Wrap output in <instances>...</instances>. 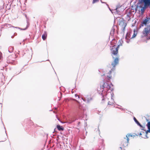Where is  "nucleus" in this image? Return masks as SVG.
<instances>
[{"mask_svg": "<svg viewBox=\"0 0 150 150\" xmlns=\"http://www.w3.org/2000/svg\"><path fill=\"white\" fill-rule=\"evenodd\" d=\"M119 63V59L118 57L115 58L114 61L112 62L111 65L113 67V68L109 71V72L108 74H104L103 75L106 77L105 81H104L102 86H100V88H98V92L99 94L102 95V97H104L106 96L108 92L110 93L111 95V92L113 90V88H112L113 85L111 83H110L109 81L111 79V73L112 70L115 69V66Z\"/></svg>", "mask_w": 150, "mask_h": 150, "instance_id": "obj_1", "label": "nucleus"}, {"mask_svg": "<svg viewBox=\"0 0 150 150\" xmlns=\"http://www.w3.org/2000/svg\"><path fill=\"white\" fill-rule=\"evenodd\" d=\"M150 6V0H139L138 2L137 8H140L139 11L142 14L147 7Z\"/></svg>", "mask_w": 150, "mask_h": 150, "instance_id": "obj_2", "label": "nucleus"}, {"mask_svg": "<svg viewBox=\"0 0 150 150\" xmlns=\"http://www.w3.org/2000/svg\"><path fill=\"white\" fill-rule=\"evenodd\" d=\"M73 100L76 102V111L77 113L79 115L83 114L84 113V110L80 102L74 99H73Z\"/></svg>", "mask_w": 150, "mask_h": 150, "instance_id": "obj_3", "label": "nucleus"}, {"mask_svg": "<svg viewBox=\"0 0 150 150\" xmlns=\"http://www.w3.org/2000/svg\"><path fill=\"white\" fill-rule=\"evenodd\" d=\"M116 42L115 40H112L111 42V45L112 46V47L111 49V50L112 53L114 55H117L118 53V48L120 46V45H118L117 47H115Z\"/></svg>", "mask_w": 150, "mask_h": 150, "instance_id": "obj_4", "label": "nucleus"}, {"mask_svg": "<svg viewBox=\"0 0 150 150\" xmlns=\"http://www.w3.org/2000/svg\"><path fill=\"white\" fill-rule=\"evenodd\" d=\"M130 136L132 137V135H131L130 134H128L126 135V137H124V138L122 143V144L125 147L128 145L129 140V137Z\"/></svg>", "mask_w": 150, "mask_h": 150, "instance_id": "obj_5", "label": "nucleus"}, {"mask_svg": "<svg viewBox=\"0 0 150 150\" xmlns=\"http://www.w3.org/2000/svg\"><path fill=\"white\" fill-rule=\"evenodd\" d=\"M81 99L86 103H89L93 100V98L91 95H87L85 97H82Z\"/></svg>", "mask_w": 150, "mask_h": 150, "instance_id": "obj_6", "label": "nucleus"}, {"mask_svg": "<svg viewBox=\"0 0 150 150\" xmlns=\"http://www.w3.org/2000/svg\"><path fill=\"white\" fill-rule=\"evenodd\" d=\"M125 22L126 21L123 19H121L119 21V25L121 26L122 28L121 30L123 33L124 32L125 28L127 25V24Z\"/></svg>", "mask_w": 150, "mask_h": 150, "instance_id": "obj_7", "label": "nucleus"}, {"mask_svg": "<svg viewBox=\"0 0 150 150\" xmlns=\"http://www.w3.org/2000/svg\"><path fill=\"white\" fill-rule=\"evenodd\" d=\"M150 20V16H146V18L143 20L141 24L140 25V27H143L144 25H146L147 24L149 23V21Z\"/></svg>", "mask_w": 150, "mask_h": 150, "instance_id": "obj_8", "label": "nucleus"}, {"mask_svg": "<svg viewBox=\"0 0 150 150\" xmlns=\"http://www.w3.org/2000/svg\"><path fill=\"white\" fill-rule=\"evenodd\" d=\"M149 28V26H148L144 28L142 32V35H143L142 36V37L146 36L148 34H150V28Z\"/></svg>", "mask_w": 150, "mask_h": 150, "instance_id": "obj_9", "label": "nucleus"}, {"mask_svg": "<svg viewBox=\"0 0 150 150\" xmlns=\"http://www.w3.org/2000/svg\"><path fill=\"white\" fill-rule=\"evenodd\" d=\"M16 56L15 55L9 56L7 59V62L8 63H11L15 60Z\"/></svg>", "mask_w": 150, "mask_h": 150, "instance_id": "obj_10", "label": "nucleus"}, {"mask_svg": "<svg viewBox=\"0 0 150 150\" xmlns=\"http://www.w3.org/2000/svg\"><path fill=\"white\" fill-rule=\"evenodd\" d=\"M29 24L28 21H27V26H26V28H20L18 27H14V26H13L12 27L14 28H17V29H19L21 30H26V29H27L28 28L29 26Z\"/></svg>", "mask_w": 150, "mask_h": 150, "instance_id": "obj_11", "label": "nucleus"}, {"mask_svg": "<svg viewBox=\"0 0 150 150\" xmlns=\"http://www.w3.org/2000/svg\"><path fill=\"white\" fill-rule=\"evenodd\" d=\"M115 27H116L115 25H114L113 26L112 28V29L110 33V34L111 36H112L114 34L115 31Z\"/></svg>", "mask_w": 150, "mask_h": 150, "instance_id": "obj_12", "label": "nucleus"}, {"mask_svg": "<svg viewBox=\"0 0 150 150\" xmlns=\"http://www.w3.org/2000/svg\"><path fill=\"white\" fill-rule=\"evenodd\" d=\"M143 128H142V129H141L142 130H143L144 131H146V132L145 133V134H144V137H142V138H148V137H147V133L148 132H149L150 133V132H149L148 131V130H147V131H146V130H145L144 129V127H143Z\"/></svg>", "mask_w": 150, "mask_h": 150, "instance_id": "obj_13", "label": "nucleus"}, {"mask_svg": "<svg viewBox=\"0 0 150 150\" xmlns=\"http://www.w3.org/2000/svg\"><path fill=\"white\" fill-rule=\"evenodd\" d=\"M134 120L136 123L137 125H138L140 126V127L143 128V126L140 123L139 121L137 120L136 118L134 117Z\"/></svg>", "mask_w": 150, "mask_h": 150, "instance_id": "obj_14", "label": "nucleus"}, {"mask_svg": "<svg viewBox=\"0 0 150 150\" xmlns=\"http://www.w3.org/2000/svg\"><path fill=\"white\" fill-rule=\"evenodd\" d=\"M57 128L59 131H63L64 130V128L63 127L59 125H57Z\"/></svg>", "mask_w": 150, "mask_h": 150, "instance_id": "obj_15", "label": "nucleus"}, {"mask_svg": "<svg viewBox=\"0 0 150 150\" xmlns=\"http://www.w3.org/2000/svg\"><path fill=\"white\" fill-rule=\"evenodd\" d=\"M137 31L135 30H134V31L133 34L132 35V38H130V39H132L133 38L137 36Z\"/></svg>", "mask_w": 150, "mask_h": 150, "instance_id": "obj_16", "label": "nucleus"}, {"mask_svg": "<svg viewBox=\"0 0 150 150\" xmlns=\"http://www.w3.org/2000/svg\"><path fill=\"white\" fill-rule=\"evenodd\" d=\"M13 50V47L12 46L9 47L8 48V51L9 52H12Z\"/></svg>", "mask_w": 150, "mask_h": 150, "instance_id": "obj_17", "label": "nucleus"}, {"mask_svg": "<svg viewBox=\"0 0 150 150\" xmlns=\"http://www.w3.org/2000/svg\"><path fill=\"white\" fill-rule=\"evenodd\" d=\"M47 38V34L46 32H44V34L42 35V38L43 40H45Z\"/></svg>", "mask_w": 150, "mask_h": 150, "instance_id": "obj_18", "label": "nucleus"}, {"mask_svg": "<svg viewBox=\"0 0 150 150\" xmlns=\"http://www.w3.org/2000/svg\"><path fill=\"white\" fill-rule=\"evenodd\" d=\"M130 33L129 32H127L125 37V39H129L130 37Z\"/></svg>", "mask_w": 150, "mask_h": 150, "instance_id": "obj_19", "label": "nucleus"}, {"mask_svg": "<svg viewBox=\"0 0 150 150\" xmlns=\"http://www.w3.org/2000/svg\"><path fill=\"white\" fill-rule=\"evenodd\" d=\"M148 129V131L150 132V121L148 122L146 125Z\"/></svg>", "mask_w": 150, "mask_h": 150, "instance_id": "obj_20", "label": "nucleus"}, {"mask_svg": "<svg viewBox=\"0 0 150 150\" xmlns=\"http://www.w3.org/2000/svg\"><path fill=\"white\" fill-rule=\"evenodd\" d=\"M5 26L7 27H12L13 26H11V25L9 24L6 23L4 25Z\"/></svg>", "mask_w": 150, "mask_h": 150, "instance_id": "obj_21", "label": "nucleus"}, {"mask_svg": "<svg viewBox=\"0 0 150 150\" xmlns=\"http://www.w3.org/2000/svg\"><path fill=\"white\" fill-rule=\"evenodd\" d=\"M99 0H93L92 1V4H94L99 1Z\"/></svg>", "mask_w": 150, "mask_h": 150, "instance_id": "obj_22", "label": "nucleus"}, {"mask_svg": "<svg viewBox=\"0 0 150 150\" xmlns=\"http://www.w3.org/2000/svg\"><path fill=\"white\" fill-rule=\"evenodd\" d=\"M120 8V6H117V8H116L115 9V10L117 12H118V8Z\"/></svg>", "mask_w": 150, "mask_h": 150, "instance_id": "obj_23", "label": "nucleus"}, {"mask_svg": "<svg viewBox=\"0 0 150 150\" xmlns=\"http://www.w3.org/2000/svg\"><path fill=\"white\" fill-rule=\"evenodd\" d=\"M126 40V42L127 43H129L130 42V40L129 39H125Z\"/></svg>", "mask_w": 150, "mask_h": 150, "instance_id": "obj_24", "label": "nucleus"}, {"mask_svg": "<svg viewBox=\"0 0 150 150\" xmlns=\"http://www.w3.org/2000/svg\"><path fill=\"white\" fill-rule=\"evenodd\" d=\"M142 134H145V132H142L139 134L140 136H141Z\"/></svg>", "mask_w": 150, "mask_h": 150, "instance_id": "obj_25", "label": "nucleus"}, {"mask_svg": "<svg viewBox=\"0 0 150 150\" xmlns=\"http://www.w3.org/2000/svg\"><path fill=\"white\" fill-rule=\"evenodd\" d=\"M75 96L76 97H78V98H79V96L78 95L76 94H75Z\"/></svg>", "mask_w": 150, "mask_h": 150, "instance_id": "obj_26", "label": "nucleus"}, {"mask_svg": "<svg viewBox=\"0 0 150 150\" xmlns=\"http://www.w3.org/2000/svg\"><path fill=\"white\" fill-rule=\"evenodd\" d=\"M108 105H112V103H111V102H110L109 101L108 102Z\"/></svg>", "mask_w": 150, "mask_h": 150, "instance_id": "obj_27", "label": "nucleus"}, {"mask_svg": "<svg viewBox=\"0 0 150 150\" xmlns=\"http://www.w3.org/2000/svg\"><path fill=\"white\" fill-rule=\"evenodd\" d=\"M100 1H101V2L102 3H105V4H106V3L105 2H103V1H102L101 0H100Z\"/></svg>", "mask_w": 150, "mask_h": 150, "instance_id": "obj_28", "label": "nucleus"}, {"mask_svg": "<svg viewBox=\"0 0 150 150\" xmlns=\"http://www.w3.org/2000/svg\"><path fill=\"white\" fill-rule=\"evenodd\" d=\"M57 120H58L60 122H61V121L59 119V118H58V117H57Z\"/></svg>", "mask_w": 150, "mask_h": 150, "instance_id": "obj_29", "label": "nucleus"}, {"mask_svg": "<svg viewBox=\"0 0 150 150\" xmlns=\"http://www.w3.org/2000/svg\"><path fill=\"white\" fill-rule=\"evenodd\" d=\"M147 39H150V36H148L147 38Z\"/></svg>", "mask_w": 150, "mask_h": 150, "instance_id": "obj_30", "label": "nucleus"}, {"mask_svg": "<svg viewBox=\"0 0 150 150\" xmlns=\"http://www.w3.org/2000/svg\"><path fill=\"white\" fill-rule=\"evenodd\" d=\"M17 35V34L16 33H14V35Z\"/></svg>", "mask_w": 150, "mask_h": 150, "instance_id": "obj_31", "label": "nucleus"}, {"mask_svg": "<svg viewBox=\"0 0 150 150\" xmlns=\"http://www.w3.org/2000/svg\"><path fill=\"white\" fill-rule=\"evenodd\" d=\"M14 35H12L11 36V38H14Z\"/></svg>", "mask_w": 150, "mask_h": 150, "instance_id": "obj_32", "label": "nucleus"}, {"mask_svg": "<svg viewBox=\"0 0 150 150\" xmlns=\"http://www.w3.org/2000/svg\"><path fill=\"white\" fill-rule=\"evenodd\" d=\"M25 17L26 18H27V15L26 14H25Z\"/></svg>", "mask_w": 150, "mask_h": 150, "instance_id": "obj_33", "label": "nucleus"}, {"mask_svg": "<svg viewBox=\"0 0 150 150\" xmlns=\"http://www.w3.org/2000/svg\"><path fill=\"white\" fill-rule=\"evenodd\" d=\"M120 149H121V150H124V149L122 150V147H120Z\"/></svg>", "mask_w": 150, "mask_h": 150, "instance_id": "obj_34", "label": "nucleus"}, {"mask_svg": "<svg viewBox=\"0 0 150 150\" xmlns=\"http://www.w3.org/2000/svg\"><path fill=\"white\" fill-rule=\"evenodd\" d=\"M104 100V99L103 98L102 99V100Z\"/></svg>", "mask_w": 150, "mask_h": 150, "instance_id": "obj_35", "label": "nucleus"}, {"mask_svg": "<svg viewBox=\"0 0 150 150\" xmlns=\"http://www.w3.org/2000/svg\"><path fill=\"white\" fill-rule=\"evenodd\" d=\"M107 5L108 6V4H107Z\"/></svg>", "mask_w": 150, "mask_h": 150, "instance_id": "obj_36", "label": "nucleus"}]
</instances>
